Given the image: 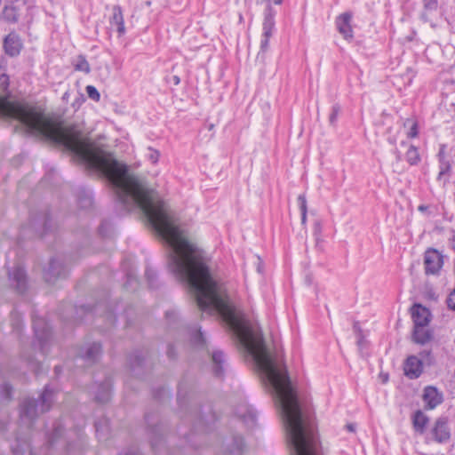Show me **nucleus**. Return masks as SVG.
Returning a JSON list of instances; mask_svg holds the SVG:
<instances>
[{"label":"nucleus","instance_id":"1","mask_svg":"<svg viewBox=\"0 0 455 455\" xmlns=\"http://www.w3.org/2000/svg\"><path fill=\"white\" fill-rule=\"evenodd\" d=\"M9 76L0 75V116L20 121L34 134L42 135L62 145L76 154L90 167L101 172L112 183L119 201L128 210L140 209L152 224V228H178L175 212L164 201L156 197L127 166L116 161L111 154L103 151L76 125L65 126L61 122L45 116L36 108L8 100Z\"/></svg>","mask_w":455,"mask_h":455},{"label":"nucleus","instance_id":"2","mask_svg":"<svg viewBox=\"0 0 455 455\" xmlns=\"http://www.w3.org/2000/svg\"><path fill=\"white\" fill-rule=\"evenodd\" d=\"M52 391L45 387L39 400L28 399L22 403L21 413L30 419H36L39 414L50 410Z\"/></svg>","mask_w":455,"mask_h":455},{"label":"nucleus","instance_id":"3","mask_svg":"<svg viewBox=\"0 0 455 455\" xmlns=\"http://www.w3.org/2000/svg\"><path fill=\"white\" fill-rule=\"evenodd\" d=\"M443 264V255L435 249H428L425 252L424 265L427 275H436Z\"/></svg>","mask_w":455,"mask_h":455},{"label":"nucleus","instance_id":"4","mask_svg":"<svg viewBox=\"0 0 455 455\" xmlns=\"http://www.w3.org/2000/svg\"><path fill=\"white\" fill-rule=\"evenodd\" d=\"M432 434L435 441L439 443H446L450 440L451 430L447 417H440L435 420L432 428Z\"/></svg>","mask_w":455,"mask_h":455},{"label":"nucleus","instance_id":"5","mask_svg":"<svg viewBox=\"0 0 455 455\" xmlns=\"http://www.w3.org/2000/svg\"><path fill=\"white\" fill-rule=\"evenodd\" d=\"M411 318L414 326H428L432 315L430 310L419 303H415L411 307Z\"/></svg>","mask_w":455,"mask_h":455},{"label":"nucleus","instance_id":"6","mask_svg":"<svg viewBox=\"0 0 455 455\" xmlns=\"http://www.w3.org/2000/svg\"><path fill=\"white\" fill-rule=\"evenodd\" d=\"M403 372L411 379H418L423 372V363L415 355L406 358L403 364Z\"/></svg>","mask_w":455,"mask_h":455},{"label":"nucleus","instance_id":"7","mask_svg":"<svg viewBox=\"0 0 455 455\" xmlns=\"http://www.w3.org/2000/svg\"><path fill=\"white\" fill-rule=\"evenodd\" d=\"M422 398L426 403L425 407L427 410L435 408L443 402L442 394L437 390L436 387L432 386H428L424 388Z\"/></svg>","mask_w":455,"mask_h":455},{"label":"nucleus","instance_id":"8","mask_svg":"<svg viewBox=\"0 0 455 455\" xmlns=\"http://www.w3.org/2000/svg\"><path fill=\"white\" fill-rule=\"evenodd\" d=\"M351 20L352 14L350 12H344L337 18L336 25L338 30L345 39H351L353 37Z\"/></svg>","mask_w":455,"mask_h":455},{"label":"nucleus","instance_id":"9","mask_svg":"<svg viewBox=\"0 0 455 455\" xmlns=\"http://www.w3.org/2000/svg\"><path fill=\"white\" fill-rule=\"evenodd\" d=\"M4 47L8 55L17 56L22 48L20 36L15 33H10L4 39Z\"/></svg>","mask_w":455,"mask_h":455},{"label":"nucleus","instance_id":"10","mask_svg":"<svg viewBox=\"0 0 455 455\" xmlns=\"http://www.w3.org/2000/svg\"><path fill=\"white\" fill-rule=\"evenodd\" d=\"M411 339L417 344L425 345L432 340L433 331L427 326H414Z\"/></svg>","mask_w":455,"mask_h":455},{"label":"nucleus","instance_id":"11","mask_svg":"<svg viewBox=\"0 0 455 455\" xmlns=\"http://www.w3.org/2000/svg\"><path fill=\"white\" fill-rule=\"evenodd\" d=\"M112 16L110 18V24L116 26V30L119 36L125 33L124 20L123 16L122 8L119 5H115L112 8Z\"/></svg>","mask_w":455,"mask_h":455},{"label":"nucleus","instance_id":"12","mask_svg":"<svg viewBox=\"0 0 455 455\" xmlns=\"http://www.w3.org/2000/svg\"><path fill=\"white\" fill-rule=\"evenodd\" d=\"M412 423L414 429L423 434L428 423V418L421 411H417L413 415Z\"/></svg>","mask_w":455,"mask_h":455},{"label":"nucleus","instance_id":"13","mask_svg":"<svg viewBox=\"0 0 455 455\" xmlns=\"http://www.w3.org/2000/svg\"><path fill=\"white\" fill-rule=\"evenodd\" d=\"M10 277L16 283V288L20 291H23L26 288V274L21 267H16L13 272L10 273Z\"/></svg>","mask_w":455,"mask_h":455},{"label":"nucleus","instance_id":"14","mask_svg":"<svg viewBox=\"0 0 455 455\" xmlns=\"http://www.w3.org/2000/svg\"><path fill=\"white\" fill-rule=\"evenodd\" d=\"M60 266L55 260H52L48 269L44 271V280L47 283H54L60 275Z\"/></svg>","mask_w":455,"mask_h":455},{"label":"nucleus","instance_id":"15","mask_svg":"<svg viewBox=\"0 0 455 455\" xmlns=\"http://www.w3.org/2000/svg\"><path fill=\"white\" fill-rule=\"evenodd\" d=\"M440 159V172L438 173L437 180L442 181L443 177L448 175L451 171V164L449 161L444 159V151L442 148L438 154Z\"/></svg>","mask_w":455,"mask_h":455},{"label":"nucleus","instance_id":"16","mask_svg":"<svg viewBox=\"0 0 455 455\" xmlns=\"http://www.w3.org/2000/svg\"><path fill=\"white\" fill-rule=\"evenodd\" d=\"M3 18L7 22L16 23L18 21L19 13L14 5H7L4 8Z\"/></svg>","mask_w":455,"mask_h":455},{"label":"nucleus","instance_id":"17","mask_svg":"<svg viewBox=\"0 0 455 455\" xmlns=\"http://www.w3.org/2000/svg\"><path fill=\"white\" fill-rule=\"evenodd\" d=\"M275 24V14L271 6H267L263 21V30H274Z\"/></svg>","mask_w":455,"mask_h":455},{"label":"nucleus","instance_id":"18","mask_svg":"<svg viewBox=\"0 0 455 455\" xmlns=\"http://www.w3.org/2000/svg\"><path fill=\"white\" fill-rule=\"evenodd\" d=\"M212 361L215 363L214 372L216 376H221L223 370L221 363L224 362V356L222 352L216 351L212 354Z\"/></svg>","mask_w":455,"mask_h":455},{"label":"nucleus","instance_id":"19","mask_svg":"<svg viewBox=\"0 0 455 455\" xmlns=\"http://www.w3.org/2000/svg\"><path fill=\"white\" fill-rule=\"evenodd\" d=\"M75 69L76 71H82L85 74L90 73L91 67L89 62L86 60L85 57L83 55H79L74 64Z\"/></svg>","mask_w":455,"mask_h":455},{"label":"nucleus","instance_id":"20","mask_svg":"<svg viewBox=\"0 0 455 455\" xmlns=\"http://www.w3.org/2000/svg\"><path fill=\"white\" fill-rule=\"evenodd\" d=\"M406 160L411 165L417 164L419 162L420 157L417 148L412 145L409 147L406 152Z\"/></svg>","mask_w":455,"mask_h":455},{"label":"nucleus","instance_id":"21","mask_svg":"<svg viewBox=\"0 0 455 455\" xmlns=\"http://www.w3.org/2000/svg\"><path fill=\"white\" fill-rule=\"evenodd\" d=\"M404 127L409 128L408 137L415 138L418 135V123L414 118H408L403 123Z\"/></svg>","mask_w":455,"mask_h":455},{"label":"nucleus","instance_id":"22","mask_svg":"<svg viewBox=\"0 0 455 455\" xmlns=\"http://www.w3.org/2000/svg\"><path fill=\"white\" fill-rule=\"evenodd\" d=\"M160 156L161 154L159 150L152 147L147 148L145 156L153 164H156L158 163Z\"/></svg>","mask_w":455,"mask_h":455},{"label":"nucleus","instance_id":"23","mask_svg":"<svg viewBox=\"0 0 455 455\" xmlns=\"http://www.w3.org/2000/svg\"><path fill=\"white\" fill-rule=\"evenodd\" d=\"M101 352V346L98 343H93L89 347V348L86 351V358L88 359H95Z\"/></svg>","mask_w":455,"mask_h":455},{"label":"nucleus","instance_id":"24","mask_svg":"<svg viewBox=\"0 0 455 455\" xmlns=\"http://www.w3.org/2000/svg\"><path fill=\"white\" fill-rule=\"evenodd\" d=\"M86 92H87V95L90 99L95 100V101H99L100 99V92H98V90L92 86V85H87L86 88Z\"/></svg>","mask_w":455,"mask_h":455},{"label":"nucleus","instance_id":"25","mask_svg":"<svg viewBox=\"0 0 455 455\" xmlns=\"http://www.w3.org/2000/svg\"><path fill=\"white\" fill-rule=\"evenodd\" d=\"M298 201L299 203V207L302 214V221H305L306 213H307V199L304 195H300L298 197Z\"/></svg>","mask_w":455,"mask_h":455},{"label":"nucleus","instance_id":"26","mask_svg":"<svg viewBox=\"0 0 455 455\" xmlns=\"http://www.w3.org/2000/svg\"><path fill=\"white\" fill-rule=\"evenodd\" d=\"M340 108L339 105H334L331 108V113L329 116V122L331 125H334L336 124L338 116L339 114Z\"/></svg>","mask_w":455,"mask_h":455},{"label":"nucleus","instance_id":"27","mask_svg":"<svg viewBox=\"0 0 455 455\" xmlns=\"http://www.w3.org/2000/svg\"><path fill=\"white\" fill-rule=\"evenodd\" d=\"M446 304L449 309L455 311V288L448 295Z\"/></svg>","mask_w":455,"mask_h":455},{"label":"nucleus","instance_id":"28","mask_svg":"<svg viewBox=\"0 0 455 455\" xmlns=\"http://www.w3.org/2000/svg\"><path fill=\"white\" fill-rule=\"evenodd\" d=\"M268 44H269V39L262 40L261 45H260L261 50L266 52L267 50V48H268Z\"/></svg>","mask_w":455,"mask_h":455},{"label":"nucleus","instance_id":"29","mask_svg":"<svg viewBox=\"0 0 455 455\" xmlns=\"http://www.w3.org/2000/svg\"><path fill=\"white\" fill-rule=\"evenodd\" d=\"M273 30H263V36L265 37L264 39H270Z\"/></svg>","mask_w":455,"mask_h":455},{"label":"nucleus","instance_id":"30","mask_svg":"<svg viewBox=\"0 0 455 455\" xmlns=\"http://www.w3.org/2000/svg\"><path fill=\"white\" fill-rule=\"evenodd\" d=\"M451 244L453 251H455V232L453 233V235L451 238Z\"/></svg>","mask_w":455,"mask_h":455},{"label":"nucleus","instance_id":"31","mask_svg":"<svg viewBox=\"0 0 455 455\" xmlns=\"http://www.w3.org/2000/svg\"><path fill=\"white\" fill-rule=\"evenodd\" d=\"M430 354H431V352H430V351H423V352H421V353H420V355H421L423 358H425V357L429 356V355H430Z\"/></svg>","mask_w":455,"mask_h":455},{"label":"nucleus","instance_id":"32","mask_svg":"<svg viewBox=\"0 0 455 455\" xmlns=\"http://www.w3.org/2000/svg\"><path fill=\"white\" fill-rule=\"evenodd\" d=\"M347 430H349L350 432H355V426L353 424H347Z\"/></svg>","mask_w":455,"mask_h":455},{"label":"nucleus","instance_id":"33","mask_svg":"<svg viewBox=\"0 0 455 455\" xmlns=\"http://www.w3.org/2000/svg\"><path fill=\"white\" fill-rule=\"evenodd\" d=\"M283 0H270V4L273 3V4H276V5H280V4H283Z\"/></svg>","mask_w":455,"mask_h":455},{"label":"nucleus","instance_id":"34","mask_svg":"<svg viewBox=\"0 0 455 455\" xmlns=\"http://www.w3.org/2000/svg\"><path fill=\"white\" fill-rule=\"evenodd\" d=\"M173 81H174V84H176V85L179 84L180 82V77L177 76H173Z\"/></svg>","mask_w":455,"mask_h":455},{"label":"nucleus","instance_id":"35","mask_svg":"<svg viewBox=\"0 0 455 455\" xmlns=\"http://www.w3.org/2000/svg\"><path fill=\"white\" fill-rule=\"evenodd\" d=\"M426 209H427V207H426V206H424V205H420V206H419V211H425Z\"/></svg>","mask_w":455,"mask_h":455},{"label":"nucleus","instance_id":"36","mask_svg":"<svg viewBox=\"0 0 455 455\" xmlns=\"http://www.w3.org/2000/svg\"><path fill=\"white\" fill-rule=\"evenodd\" d=\"M263 1L267 4V6H270V0H263Z\"/></svg>","mask_w":455,"mask_h":455},{"label":"nucleus","instance_id":"37","mask_svg":"<svg viewBox=\"0 0 455 455\" xmlns=\"http://www.w3.org/2000/svg\"><path fill=\"white\" fill-rule=\"evenodd\" d=\"M125 455H137V454H135V453H133V452H128V453H126Z\"/></svg>","mask_w":455,"mask_h":455},{"label":"nucleus","instance_id":"38","mask_svg":"<svg viewBox=\"0 0 455 455\" xmlns=\"http://www.w3.org/2000/svg\"><path fill=\"white\" fill-rule=\"evenodd\" d=\"M446 182H447V179H444V180H443V185H445V184H446Z\"/></svg>","mask_w":455,"mask_h":455},{"label":"nucleus","instance_id":"39","mask_svg":"<svg viewBox=\"0 0 455 455\" xmlns=\"http://www.w3.org/2000/svg\"><path fill=\"white\" fill-rule=\"evenodd\" d=\"M383 379H384V381H386L387 379V376L383 377Z\"/></svg>","mask_w":455,"mask_h":455},{"label":"nucleus","instance_id":"40","mask_svg":"<svg viewBox=\"0 0 455 455\" xmlns=\"http://www.w3.org/2000/svg\"><path fill=\"white\" fill-rule=\"evenodd\" d=\"M383 379H384V381H386L387 379V376L383 377Z\"/></svg>","mask_w":455,"mask_h":455},{"label":"nucleus","instance_id":"41","mask_svg":"<svg viewBox=\"0 0 455 455\" xmlns=\"http://www.w3.org/2000/svg\"><path fill=\"white\" fill-rule=\"evenodd\" d=\"M97 400H99L100 402H103V400L100 399V397H97Z\"/></svg>","mask_w":455,"mask_h":455},{"label":"nucleus","instance_id":"42","mask_svg":"<svg viewBox=\"0 0 455 455\" xmlns=\"http://www.w3.org/2000/svg\"><path fill=\"white\" fill-rule=\"evenodd\" d=\"M97 400H99L100 402H103V400L100 399V397H97Z\"/></svg>","mask_w":455,"mask_h":455}]
</instances>
